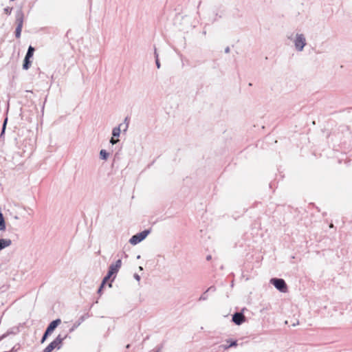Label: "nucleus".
Masks as SVG:
<instances>
[{
	"instance_id": "f257e3e1",
	"label": "nucleus",
	"mask_w": 352,
	"mask_h": 352,
	"mask_svg": "<svg viewBox=\"0 0 352 352\" xmlns=\"http://www.w3.org/2000/svg\"><path fill=\"white\" fill-rule=\"evenodd\" d=\"M67 335L63 337L61 335H58L54 340L46 346L43 350V352H52L56 348L60 349L63 341L67 338Z\"/></svg>"
},
{
	"instance_id": "f03ea898",
	"label": "nucleus",
	"mask_w": 352,
	"mask_h": 352,
	"mask_svg": "<svg viewBox=\"0 0 352 352\" xmlns=\"http://www.w3.org/2000/svg\"><path fill=\"white\" fill-rule=\"evenodd\" d=\"M151 232V230H144V231L138 233L129 239V243L132 245H136L142 241Z\"/></svg>"
},
{
	"instance_id": "7ed1b4c3",
	"label": "nucleus",
	"mask_w": 352,
	"mask_h": 352,
	"mask_svg": "<svg viewBox=\"0 0 352 352\" xmlns=\"http://www.w3.org/2000/svg\"><path fill=\"white\" fill-rule=\"evenodd\" d=\"M270 283L280 292H286L287 286L285 281L282 278H273L270 280Z\"/></svg>"
},
{
	"instance_id": "20e7f679",
	"label": "nucleus",
	"mask_w": 352,
	"mask_h": 352,
	"mask_svg": "<svg viewBox=\"0 0 352 352\" xmlns=\"http://www.w3.org/2000/svg\"><path fill=\"white\" fill-rule=\"evenodd\" d=\"M294 42L295 47L298 52H302L306 45V38L302 34H296Z\"/></svg>"
},
{
	"instance_id": "39448f33",
	"label": "nucleus",
	"mask_w": 352,
	"mask_h": 352,
	"mask_svg": "<svg viewBox=\"0 0 352 352\" xmlns=\"http://www.w3.org/2000/svg\"><path fill=\"white\" fill-rule=\"evenodd\" d=\"M245 320V317L241 312H236L232 315V322L237 325L241 324Z\"/></svg>"
},
{
	"instance_id": "423d86ee",
	"label": "nucleus",
	"mask_w": 352,
	"mask_h": 352,
	"mask_svg": "<svg viewBox=\"0 0 352 352\" xmlns=\"http://www.w3.org/2000/svg\"><path fill=\"white\" fill-rule=\"evenodd\" d=\"M88 314L83 315L80 316L78 320L73 324L72 327L69 329V332L74 331L77 327H78L81 323L88 318Z\"/></svg>"
},
{
	"instance_id": "0eeeda50",
	"label": "nucleus",
	"mask_w": 352,
	"mask_h": 352,
	"mask_svg": "<svg viewBox=\"0 0 352 352\" xmlns=\"http://www.w3.org/2000/svg\"><path fill=\"white\" fill-rule=\"evenodd\" d=\"M16 26L23 27V14L21 10L17 12L16 14Z\"/></svg>"
},
{
	"instance_id": "6e6552de",
	"label": "nucleus",
	"mask_w": 352,
	"mask_h": 352,
	"mask_svg": "<svg viewBox=\"0 0 352 352\" xmlns=\"http://www.w3.org/2000/svg\"><path fill=\"white\" fill-rule=\"evenodd\" d=\"M12 244V241L9 239H0V251L9 247Z\"/></svg>"
},
{
	"instance_id": "1a4fd4ad",
	"label": "nucleus",
	"mask_w": 352,
	"mask_h": 352,
	"mask_svg": "<svg viewBox=\"0 0 352 352\" xmlns=\"http://www.w3.org/2000/svg\"><path fill=\"white\" fill-rule=\"evenodd\" d=\"M61 323V320L60 319L58 318V319H56L54 320H53L52 322H51L48 327H47V329H50V331H54V329Z\"/></svg>"
},
{
	"instance_id": "9d476101",
	"label": "nucleus",
	"mask_w": 352,
	"mask_h": 352,
	"mask_svg": "<svg viewBox=\"0 0 352 352\" xmlns=\"http://www.w3.org/2000/svg\"><path fill=\"white\" fill-rule=\"evenodd\" d=\"M124 124H120L118 126H116L112 130V135L113 137H119L120 134V131L122 130V126Z\"/></svg>"
},
{
	"instance_id": "9b49d317",
	"label": "nucleus",
	"mask_w": 352,
	"mask_h": 352,
	"mask_svg": "<svg viewBox=\"0 0 352 352\" xmlns=\"http://www.w3.org/2000/svg\"><path fill=\"white\" fill-rule=\"evenodd\" d=\"M30 58H28L27 56H25V58L23 60V69H28L31 65V63L32 62L30 61Z\"/></svg>"
},
{
	"instance_id": "f8f14e48",
	"label": "nucleus",
	"mask_w": 352,
	"mask_h": 352,
	"mask_svg": "<svg viewBox=\"0 0 352 352\" xmlns=\"http://www.w3.org/2000/svg\"><path fill=\"white\" fill-rule=\"evenodd\" d=\"M6 228V221L3 214H0V232L5 231Z\"/></svg>"
},
{
	"instance_id": "ddd939ff",
	"label": "nucleus",
	"mask_w": 352,
	"mask_h": 352,
	"mask_svg": "<svg viewBox=\"0 0 352 352\" xmlns=\"http://www.w3.org/2000/svg\"><path fill=\"white\" fill-rule=\"evenodd\" d=\"M119 270L120 269H118V267H116V266L111 264L109 267L108 273L109 274H111V276H113V275H116L118 272Z\"/></svg>"
},
{
	"instance_id": "4468645a",
	"label": "nucleus",
	"mask_w": 352,
	"mask_h": 352,
	"mask_svg": "<svg viewBox=\"0 0 352 352\" xmlns=\"http://www.w3.org/2000/svg\"><path fill=\"white\" fill-rule=\"evenodd\" d=\"M34 51H35L34 47H33L32 45H30L28 49V52L26 53L25 56L31 58L33 56Z\"/></svg>"
},
{
	"instance_id": "2eb2a0df",
	"label": "nucleus",
	"mask_w": 352,
	"mask_h": 352,
	"mask_svg": "<svg viewBox=\"0 0 352 352\" xmlns=\"http://www.w3.org/2000/svg\"><path fill=\"white\" fill-rule=\"evenodd\" d=\"M109 154L106 151V150L102 149L100 151V157L102 160H107Z\"/></svg>"
},
{
	"instance_id": "dca6fc26",
	"label": "nucleus",
	"mask_w": 352,
	"mask_h": 352,
	"mask_svg": "<svg viewBox=\"0 0 352 352\" xmlns=\"http://www.w3.org/2000/svg\"><path fill=\"white\" fill-rule=\"evenodd\" d=\"M23 27L16 26V30H15V36L19 38L21 36V33Z\"/></svg>"
},
{
	"instance_id": "f3484780",
	"label": "nucleus",
	"mask_w": 352,
	"mask_h": 352,
	"mask_svg": "<svg viewBox=\"0 0 352 352\" xmlns=\"http://www.w3.org/2000/svg\"><path fill=\"white\" fill-rule=\"evenodd\" d=\"M155 64H156V66L159 69L160 68V60H159V58H158V54L157 52V50L156 49H155Z\"/></svg>"
},
{
	"instance_id": "a211bd4d",
	"label": "nucleus",
	"mask_w": 352,
	"mask_h": 352,
	"mask_svg": "<svg viewBox=\"0 0 352 352\" xmlns=\"http://www.w3.org/2000/svg\"><path fill=\"white\" fill-rule=\"evenodd\" d=\"M237 346V341L236 340H232V341H230V343L228 346H224V349H227L230 347H232V346Z\"/></svg>"
},
{
	"instance_id": "6ab92c4d",
	"label": "nucleus",
	"mask_w": 352,
	"mask_h": 352,
	"mask_svg": "<svg viewBox=\"0 0 352 352\" xmlns=\"http://www.w3.org/2000/svg\"><path fill=\"white\" fill-rule=\"evenodd\" d=\"M124 124H125V128L123 129V131H126L129 127V119L128 117L124 118Z\"/></svg>"
},
{
	"instance_id": "aec40b11",
	"label": "nucleus",
	"mask_w": 352,
	"mask_h": 352,
	"mask_svg": "<svg viewBox=\"0 0 352 352\" xmlns=\"http://www.w3.org/2000/svg\"><path fill=\"white\" fill-rule=\"evenodd\" d=\"M111 276H112L111 274L107 273V276L103 278L101 284H103V285H104V284L110 279Z\"/></svg>"
},
{
	"instance_id": "412c9836",
	"label": "nucleus",
	"mask_w": 352,
	"mask_h": 352,
	"mask_svg": "<svg viewBox=\"0 0 352 352\" xmlns=\"http://www.w3.org/2000/svg\"><path fill=\"white\" fill-rule=\"evenodd\" d=\"M112 265L116 266V267H118V269H120L121 267V265H122V261H121V259H118L115 263H113Z\"/></svg>"
},
{
	"instance_id": "4be33fe9",
	"label": "nucleus",
	"mask_w": 352,
	"mask_h": 352,
	"mask_svg": "<svg viewBox=\"0 0 352 352\" xmlns=\"http://www.w3.org/2000/svg\"><path fill=\"white\" fill-rule=\"evenodd\" d=\"M12 10V8H10V7H7V8H4V12L8 15L11 14Z\"/></svg>"
},
{
	"instance_id": "5701e85b",
	"label": "nucleus",
	"mask_w": 352,
	"mask_h": 352,
	"mask_svg": "<svg viewBox=\"0 0 352 352\" xmlns=\"http://www.w3.org/2000/svg\"><path fill=\"white\" fill-rule=\"evenodd\" d=\"M206 291L200 296L199 300H206L208 298V296L206 295Z\"/></svg>"
},
{
	"instance_id": "b1692460",
	"label": "nucleus",
	"mask_w": 352,
	"mask_h": 352,
	"mask_svg": "<svg viewBox=\"0 0 352 352\" xmlns=\"http://www.w3.org/2000/svg\"><path fill=\"white\" fill-rule=\"evenodd\" d=\"M119 142V140L118 139H114V137L113 136L111 140H110V143L111 144H116V143H118Z\"/></svg>"
},
{
	"instance_id": "393cba45",
	"label": "nucleus",
	"mask_w": 352,
	"mask_h": 352,
	"mask_svg": "<svg viewBox=\"0 0 352 352\" xmlns=\"http://www.w3.org/2000/svg\"><path fill=\"white\" fill-rule=\"evenodd\" d=\"M52 332L50 329L47 328L43 335L47 338Z\"/></svg>"
},
{
	"instance_id": "a878e982",
	"label": "nucleus",
	"mask_w": 352,
	"mask_h": 352,
	"mask_svg": "<svg viewBox=\"0 0 352 352\" xmlns=\"http://www.w3.org/2000/svg\"><path fill=\"white\" fill-rule=\"evenodd\" d=\"M52 332L50 329L47 328L43 335L47 338Z\"/></svg>"
},
{
	"instance_id": "bb28decb",
	"label": "nucleus",
	"mask_w": 352,
	"mask_h": 352,
	"mask_svg": "<svg viewBox=\"0 0 352 352\" xmlns=\"http://www.w3.org/2000/svg\"><path fill=\"white\" fill-rule=\"evenodd\" d=\"M7 121H8V118H6L4 122H3V127H2V132H1V135L4 133L5 131V129H6V124H7Z\"/></svg>"
},
{
	"instance_id": "cd10ccee",
	"label": "nucleus",
	"mask_w": 352,
	"mask_h": 352,
	"mask_svg": "<svg viewBox=\"0 0 352 352\" xmlns=\"http://www.w3.org/2000/svg\"><path fill=\"white\" fill-rule=\"evenodd\" d=\"M216 288L214 286H210L207 290H206V292H209V291H215Z\"/></svg>"
},
{
	"instance_id": "c85d7f7f",
	"label": "nucleus",
	"mask_w": 352,
	"mask_h": 352,
	"mask_svg": "<svg viewBox=\"0 0 352 352\" xmlns=\"http://www.w3.org/2000/svg\"><path fill=\"white\" fill-rule=\"evenodd\" d=\"M134 278L139 281L140 280V276L138 274H135L133 276Z\"/></svg>"
},
{
	"instance_id": "c756f323",
	"label": "nucleus",
	"mask_w": 352,
	"mask_h": 352,
	"mask_svg": "<svg viewBox=\"0 0 352 352\" xmlns=\"http://www.w3.org/2000/svg\"><path fill=\"white\" fill-rule=\"evenodd\" d=\"M103 287H104L103 284H101L100 287H99V289H98V293L100 294L102 292Z\"/></svg>"
},
{
	"instance_id": "7c9ffc66",
	"label": "nucleus",
	"mask_w": 352,
	"mask_h": 352,
	"mask_svg": "<svg viewBox=\"0 0 352 352\" xmlns=\"http://www.w3.org/2000/svg\"><path fill=\"white\" fill-rule=\"evenodd\" d=\"M47 337H45V336L43 335V337H42V338H41V343H43V342L46 340V339H47Z\"/></svg>"
},
{
	"instance_id": "2f4dec72",
	"label": "nucleus",
	"mask_w": 352,
	"mask_h": 352,
	"mask_svg": "<svg viewBox=\"0 0 352 352\" xmlns=\"http://www.w3.org/2000/svg\"><path fill=\"white\" fill-rule=\"evenodd\" d=\"M225 52L226 53H229L230 52V47H226Z\"/></svg>"
},
{
	"instance_id": "473e14b6",
	"label": "nucleus",
	"mask_w": 352,
	"mask_h": 352,
	"mask_svg": "<svg viewBox=\"0 0 352 352\" xmlns=\"http://www.w3.org/2000/svg\"><path fill=\"white\" fill-rule=\"evenodd\" d=\"M211 258H212V256L210 255H208V256H206V260L207 261H210V260H211Z\"/></svg>"
},
{
	"instance_id": "72a5a7b5",
	"label": "nucleus",
	"mask_w": 352,
	"mask_h": 352,
	"mask_svg": "<svg viewBox=\"0 0 352 352\" xmlns=\"http://www.w3.org/2000/svg\"><path fill=\"white\" fill-rule=\"evenodd\" d=\"M162 346L159 347L155 352H161Z\"/></svg>"
},
{
	"instance_id": "f704fd0d",
	"label": "nucleus",
	"mask_w": 352,
	"mask_h": 352,
	"mask_svg": "<svg viewBox=\"0 0 352 352\" xmlns=\"http://www.w3.org/2000/svg\"><path fill=\"white\" fill-rule=\"evenodd\" d=\"M139 270H140V271H142V270H143V267H142V266H140V267H139Z\"/></svg>"
},
{
	"instance_id": "c9c22d12",
	"label": "nucleus",
	"mask_w": 352,
	"mask_h": 352,
	"mask_svg": "<svg viewBox=\"0 0 352 352\" xmlns=\"http://www.w3.org/2000/svg\"><path fill=\"white\" fill-rule=\"evenodd\" d=\"M126 347V349H129L130 347V344H127Z\"/></svg>"
},
{
	"instance_id": "e433bc0d",
	"label": "nucleus",
	"mask_w": 352,
	"mask_h": 352,
	"mask_svg": "<svg viewBox=\"0 0 352 352\" xmlns=\"http://www.w3.org/2000/svg\"><path fill=\"white\" fill-rule=\"evenodd\" d=\"M6 336L5 335H3L1 338H0V340L2 339L3 338H4Z\"/></svg>"
},
{
	"instance_id": "4c0bfd02",
	"label": "nucleus",
	"mask_w": 352,
	"mask_h": 352,
	"mask_svg": "<svg viewBox=\"0 0 352 352\" xmlns=\"http://www.w3.org/2000/svg\"><path fill=\"white\" fill-rule=\"evenodd\" d=\"M109 286L110 287H112V284L110 283L109 284Z\"/></svg>"
},
{
	"instance_id": "58836bf2",
	"label": "nucleus",
	"mask_w": 352,
	"mask_h": 352,
	"mask_svg": "<svg viewBox=\"0 0 352 352\" xmlns=\"http://www.w3.org/2000/svg\"><path fill=\"white\" fill-rule=\"evenodd\" d=\"M14 219H18V217H16H16H14Z\"/></svg>"
},
{
	"instance_id": "ea45409f",
	"label": "nucleus",
	"mask_w": 352,
	"mask_h": 352,
	"mask_svg": "<svg viewBox=\"0 0 352 352\" xmlns=\"http://www.w3.org/2000/svg\"><path fill=\"white\" fill-rule=\"evenodd\" d=\"M140 258V255H138V256H137V258Z\"/></svg>"
},
{
	"instance_id": "a19ab883",
	"label": "nucleus",
	"mask_w": 352,
	"mask_h": 352,
	"mask_svg": "<svg viewBox=\"0 0 352 352\" xmlns=\"http://www.w3.org/2000/svg\"><path fill=\"white\" fill-rule=\"evenodd\" d=\"M0 214H2L1 211L0 210Z\"/></svg>"
}]
</instances>
